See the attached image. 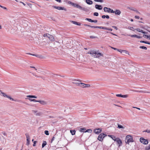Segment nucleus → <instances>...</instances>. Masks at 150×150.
Segmentation results:
<instances>
[{"label":"nucleus","instance_id":"nucleus-1","mask_svg":"<svg viewBox=\"0 0 150 150\" xmlns=\"http://www.w3.org/2000/svg\"><path fill=\"white\" fill-rule=\"evenodd\" d=\"M125 142L129 144L130 142H134L132 136L131 135H128L126 136L125 140Z\"/></svg>","mask_w":150,"mask_h":150},{"label":"nucleus","instance_id":"nucleus-2","mask_svg":"<svg viewBox=\"0 0 150 150\" xmlns=\"http://www.w3.org/2000/svg\"><path fill=\"white\" fill-rule=\"evenodd\" d=\"M106 136V135L104 133H102L100 134L98 138V139L100 141H102L103 138L105 136Z\"/></svg>","mask_w":150,"mask_h":150},{"label":"nucleus","instance_id":"nucleus-3","mask_svg":"<svg viewBox=\"0 0 150 150\" xmlns=\"http://www.w3.org/2000/svg\"><path fill=\"white\" fill-rule=\"evenodd\" d=\"M140 141L141 142L144 144H148V140L145 139L142 137L140 138Z\"/></svg>","mask_w":150,"mask_h":150},{"label":"nucleus","instance_id":"nucleus-4","mask_svg":"<svg viewBox=\"0 0 150 150\" xmlns=\"http://www.w3.org/2000/svg\"><path fill=\"white\" fill-rule=\"evenodd\" d=\"M86 25V26H87L88 27H90L91 28H99L100 29H103L106 30L107 29V28L105 27H99V26H91L90 25Z\"/></svg>","mask_w":150,"mask_h":150},{"label":"nucleus","instance_id":"nucleus-5","mask_svg":"<svg viewBox=\"0 0 150 150\" xmlns=\"http://www.w3.org/2000/svg\"><path fill=\"white\" fill-rule=\"evenodd\" d=\"M104 10L105 12L112 13L113 12V10L110 8L105 7L104 8Z\"/></svg>","mask_w":150,"mask_h":150},{"label":"nucleus","instance_id":"nucleus-6","mask_svg":"<svg viewBox=\"0 0 150 150\" xmlns=\"http://www.w3.org/2000/svg\"><path fill=\"white\" fill-rule=\"evenodd\" d=\"M46 35L49 38L51 41L54 40V38L53 36L48 34H46Z\"/></svg>","mask_w":150,"mask_h":150},{"label":"nucleus","instance_id":"nucleus-7","mask_svg":"<svg viewBox=\"0 0 150 150\" xmlns=\"http://www.w3.org/2000/svg\"><path fill=\"white\" fill-rule=\"evenodd\" d=\"M94 132L96 134H99L102 131V129L101 128H98L95 129L93 130Z\"/></svg>","mask_w":150,"mask_h":150},{"label":"nucleus","instance_id":"nucleus-8","mask_svg":"<svg viewBox=\"0 0 150 150\" xmlns=\"http://www.w3.org/2000/svg\"><path fill=\"white\" fill-rule=\"evenodd\" d=\"M90 85L89 84H86L83 83H81L80 85V87L84 88V87H90Z\"/></svg>","mask_w":150,"mask_h":150},{"label":"nucleus","instance_id":"nucleus-9","mask_svg":"<svg viewBox=\"0 0 150 150\" xmlns=\"http://www.w3.org/2000/svg\"><path fill=\"white\" fill-rule=\"evenodd\" d=\"M116 96L117 97H121L123 98H127L128 96V95H122L121 94H116Z\"/></svg>","mask_w":150,"mask_h":150},{"label":"nucleus","instance_id":"nucleus-10","mask_svg":"<svg viewBox=\"0 0 150 150\" xmlns=\"http://www.w3.org/2000/svg\"><path fill=\"white\" fill-rule=\"evenodd\" d=\"M115 141H116L119 145V146H120L122 143V141L119 138H116V140Z\"/></svg>","mask_w":150,"mask_h":150},{"label":"nucleus","instance_id":"nucleus-11","mask_svg":"<svg viewBox=\"0 0 150 150\" xmlns=\"http://www.w3.org/2000/svg\"><path fill=\"white\" fill-rule=\"evenodd\" d=\"M72 6H74V7H76L78 8H79L81 10L83 9L82 7L76 4H74V3Z\"/></svg>","mask_w":150,"mask_h":150},{"label":"nucleus","instance_id":"nucleus-12","mask_svg":"<svg viewBox=\"0 0 150 150\" xmlns=\"http://www.w3.org/2000/svg\"><path fill=\"white\" fill-rule=\"evenodd\" d=\"M112 13H115L116 15H119L121 14V12L119 10H116L115 11H113V12Z\"/></svg>","mask_w":150,"mask_h":150},{"label":"nucleus","instance_id":"nucleus-13","mask_svg":"<svg viewBox=\"0 0 150 150\" xmlns=\"http://www.w3.org/2000/svg\"><path fill=\"white\" fill-rule=\"evenodd\" d=\"M96 55L95 56V57L98 58L100 56H103V54L101 53H98L97 52H96Z\"/></svg>","mask_w":150,"mask_h":150},{"label":"nucleus","instance_id":"nucleus-14","mask_svg":"<svg viewBox=\"0 0 150 150\" xmlns=\"http://www.w3.org/2000/svg\"><path fill=\"white\" fill-rule=\"evenodd\" d=\"M95 8L98 10H101L102 9V7L101 5L98 4L95 5Z\"/></svg>","mask_w":150,"mask_h":150},{"label":"nucleus","instance_id":"nucleus-15","mask_svg":"<svg viewBox=\"0 0 150 150\" xmlns=\"http://www.w3.org/2000/svg\"><path fill=\"white\" fill-rule=\"evenodd\" d=\"M52 7L54 8H56L59 10H63L64 9V8H62V7H60V6H52Z\"/></svg>","mask_w":150,"mask_h":150},{"label":"nucleus","instance_id":"nucleus-16","mask_svg":"<svg viewBox=\"0 0 150 150\" xmlns=\"http://www.w3.org/2000/svg\"><path fill=\"white\" fill-rule=\"evenodd\" d=\"M96 52L93 51H91L90 52H88V53L92 54V56L95 57V56L96 55Z\"/></svg>","mask_w":150,"mask_h":150},{"label":"nucleus","instance_id":"nucleus-17","mask_svg":"<svg viewBox=\"0 0 150 150\" xmlns=\"http://www.w3.org/2000/svg\"><path fill=\"white\" fill-rule=\"evenodd\" d=\"M117 50L118 51L120 52L121 53L122 52H123V53H125L127 54L128 53V52H127V51L126 50H119V49H117Z\"/></svg>","mask_w":150,"mask_h":150},{"label":"nucleus","instance_id":"nucleus-18","mask_svg":"<svg viewBox=\"0 0 150 150\" xmlns=\"http://www.w3.org/2000/svg\"><path fill=\"white\" fill-rule=\"evenodd\" d=\"M86 3L88 4L91 5L93 3L92 1L90 0H86Z\"/></svg>","mask_w":150,"mask_h":150},{"label":"nucleus","instance_id":"nucleus-19","mask_svg":"<svg viewBox=\"0 0 150 150\" xmlns=\"http://www.w3.org/2000/svg\"><path fill=\"white\" fill-rule=\"evenodd\" d=\"M38 102L40 103L42 105H45L46 104V102L43 100H39L38 101Z\"/></svg>","mask_w":150,"mask_h":150},{"label":"nucleus","instance_id":"nucleus-20","mask_svg":"<svg viewBox=\"0 0 150 150\" xmlns=\"http://www.w3.org/2000/svg\"><path fill=\"white\" fill-rule=\"evenodd\" d=\"M108 136L110 137L112 139L114 140L115 141L116 140L117 138H116L115 136L111 135H109Z\"/></svg>","mask_w":150,"mask_h":150},{"label":"nucleus","instance_id":"nucleus-21","mask_svg":"<svg viewBox=\"0 0 150 150\" xmlns=\"http://www.w3.org/2000/svg\"><path fill=\"white\" fill-rule=\"evenodd\" d=\"M73 23L77 25H81V24L80 23L74 21H72Z\"/></svg>","mask_w":150,"mask_h":150},{"label":"nucleus","instance_id":"nucleus-22","mask_svg":"<svg viewBox=\"0 0 150 150\" xmlns=\"http://www.w3.org/2000/svg\"><path fill=\"white\" fill-rule=\"evenodd\" d=\"M27 97L29 98H36L37 97L35 96L28 95L27 96Z\"/></svg>","mask_w":150,"mask_h":150},{"label":"nucleus","instance_id":"nucleus-23","mask_svg":"<svg viewBox=\"0 0 150 150\" xmlns=\"http://www.w3.org/2000/svg\"><path fill=\"white\" fill-rule=\"evenodd\" d=\"M30 54V55H32L35 56L38 58H42V56L40 55H36V54Z\"/></svg>","mask_w":150,"mask_h":150},{"label":"nucleus","instance_id":"nucleus-24","mask_svg":"<svg viewBox=\"0 0 150 150\" xmlns=\"http://www.w3.org/2000/svg\"><path fill=\"white\" fill-rule=\"evenodd\" d=\"M70 132L72 135H74L75 134L76 131L74 130H71Z\"/></svg>","mask_w":150,"mask_h":150},{"label":"nucleus","instance_id":"nucleus-25","mask_svg":"<svg viewBox=\"0 0 150 150\" xmlns=\"http://www.w3.org/2000/svg\"><path fill=\"white\" fill-rule=\"evenodd\" d=\"M86 129L84 128H81L79 131L81 132H85Z\"/></svg>","mask_w":150,"mask_h":150},{"label":"nucleus","instance_id":"nucleus-26","mask_svg":"<svg viewBox=\"0 0 150 150\" xmlns=\"http://www.w3.org/2000/svg\"><path fill=\"white\" fill-rule=\"evenodd\" d=\"M47 143L45 141H44L43 142V143L42 144V148H43L46 145Z\"/></svg>","mask_w":150,"mask_h":150},{"label":"nucleus","instance_id":"nucleus-27","mask_svg":"<svg viewBox=\"0 0 150 150\" xmlns=\"http://www.w3.org/2000/svg\"><path fill=\"white\" fill-rule=\"evenodd\" d=\"M140 42L141 43H145L146 44L150 45V42H149L147 41H140Z\"/></svg>","mask_w":150,"mask_h":150},{"label":"nucleus","instance_id":"nucleus-28","mask_svg":"<svg viewBox=\"0 0 150 150\" xmlns=\"http://www.w3.org/2000/svg\"><path fill=\"white\" fill-rule=\"evenodd\" d=\"M1 95L2 96H3L4 97L7 98V96H8L7 95H6V94L4 93L1 92Z\"/></svg>","mask_w":150,"mask_h":150},{"label":"nucleus","instance_id":"nucleus-29","mask_svg":"<svg viewBox=\"0 0 150 150\" xmlns=\"http://www.w3.org/2000/svg\"><path fill=\"white\" fill-rule=\"evenodd\" d=\"M92 132V129H87L85 132H88L91 133Z\"/></svg>","mask_w":150,"mask_h":150},{"label":"nucleus","instance_id":"nucleus-30","mask_svg":"<svg viewBox=\"0 0 150 150\" xmlns=\"http://www.w3.org/2000/svg\"><path fill=\"white\" fill-rule=\"evenodd\" d=\"M117 128H119V129H120V128H124L122 126V125H119V124H118Z\"/></svg>","mask_w":150,"mask_h":150},{"label":"nucleus","instance_id":"nucleus-31","mask_svg":"<svg viewBox=\"0 0 150 150\" xmlns=\"http://www.w3.org/2000/svg\"><path fill=\"white\" fill-rule=\"evenodd\" d=\"M81 83L74 82L73 83L76 86H80Z\"/></svg>","mask_w":150,"mask_h":150},{"label":"nucleus","instance_id":"nucleus-32","mask_svg":"<svg viewBox=\"0 0 150 150\" xmlns=\"http://www.w3.org/2000/svg\"><path fill=\"white\" fill-rule=\"evenodd\" d=\"M145 149L146 150H149L150 149V145L148 146H146L145 147Z\"/></svg>","mask_w":150,"mask_h":150},{"label":"nucleus","instance_id":"nucleus-33","mask_svg":"<svg viewBox=\"0 0 150 150\" xmlns=\"http://www.w3.org/2000/svg\"><path fill=\"white\" fill-rule=\"evenodd\" d=\"M86 20H87L88 21L91 22H93V20H92V19H90V18H86Z\"/></svg>","mask_w":150,"mask_h":150},{"label":"nucleus","instance_id":"nucleus-34","mask_svg":"<svg viewBox=\"0 0 150 150\" xmlns=\"http://www.w3.org/2000/svg\"><path fill=\"white\" fill-rule=\"evenodd\" d=\"M139 48H140L144 49L146 50L147 49V48L146 47L144 46H140Z\"/></svg>","mask_w":150,"mask_h":150},{"label":"nucleus","instance_id":"nucleus-35","mask_svg":"<svg viewBox=\"0 0 150 150\" xmlns=\"http://www.w3.org/2000/svg\"><path fill=\"white\" fill-rule=\"evenodd\" d=\"M25 135L26 136V137L27 138V141H28V139H29V136L28 134H26Z\"/></svg>","mask_w":150,"mask_h":150},{"label":"nucleus","instance_id":"nucleus-36","mask_svg":"<svg viewBox=\"0 0 150 150\" xmlns=\"http://www.w3.org/2000/svg\"><path fill=\"white\" fill-rule=\"evenodd\" d=\"M42 114V113L41 112L37 113L36 115L37 116H40Z\"/></svg>","mask_w":150,"mask_h":150},{"label":"nucleus","instance_id":"nucleus-37","mask_svg":"<svg viewBox=\"0 0 150 150\" xmlns=\"http://www.w3.org/2000/svg\"><path fill=\"white\" fill-rule=\"evenodd\" d=\"M94 1L96 2H103V0H94Z\"/></svg>","mask_w":150,"mask_h":150},{"label":"nucleus","instance_id":"nucleus-38","mask_svg":"<svg viewBox=\"0 0 150 150\" xmlns=\"http://www.w3.org/2000/svg\"><path fill=\"white\" fill-rule=\"evenodd\" d=\"M45 133L47 135H48L49 134L48 131L47 130L45 131Z\"/></svg>","mask_w":150,"mask_h":150},{"label":"nucleus","instance_id":"nucleus-39","mask_svg":"<svg viewBox=\"0 0 150 150\" xmlns=\"http://www.w3.org/2000/svg\"><path fill=\"white\" fill-rule=\"evenodd\" d=\"M93 15L96 16H98V14L97 12H95L93 13Z\"/></svg>","mask_w":150,"mask_h":150},{"label":"nucleus","instance_id":"nucleus-40","mask_svg":"<svg viewBox=\"0 0 150 150\" xmlns=\"http://www.w3.org/2000/svg\"><path fill=\"white\" fill-rule=\"evenodd\" d=\"M129 36H130L132 37H136L137 36V35H129Z\"/></svg>","mask_w":150,"mask_h":150},{"label":"nucleus","instance_id":"nucleus-41","mask_svg":"<svg viewBox=\"0 0 150 150\" xmlns=\"http://www.w3.org/2000/svg\"><path fill=\"white\" fill-rule=\"evenodd\" d=\"M32 74L35 76L36 77H37V78H38L39 77V76H38V75H36L35 74L33 73H32Z\"/></svg>","mask_w":150,"mask_h":150},{"label":"nucleus","instance_id":"nucleus-42","mask_svg":"<svg viewBox=\"0 0 150 150\" xmlns=\"http://www.w3.org/2000/svg\"><path fill=\"white\" fill-rule=\"evenodd\" d=\"M145 132H147L148 133H150V130L148 129L146 130L145 131Z\"/></svg>","mask_w":150,"mask_h":150},{"label":"nucleus","instance_id":"nucleus-43","mask_svg":"<svg viewBox=\"0 0 150 150\" xmlns=\"http://www.w3.org/2000/svg\"><path fill=\"white\" fill-rule=\"evenodd\" d=\"M68 3L69 4H71V5L72 6L73 5V4L74 3L71 2L70 1H69L68 2Z\"/></svg>","mask_w":150,"mask_h":150},{"label":"nucleus","instance_id":"nucleus-44","mask_svg":"<svg viewBox=\"0 0 150 150\" xmlns=\"http://www.w3.org/2000/svg\"><path fill=\"white\" fill-rule=\"evenodd\" d=\"M0 7H1L4 8V9H7L5 7H4L3 6H1V5H0Z\"/></svg>","mask_w":150,"mask_h":150},{"label":"nucleus","instance_id":"nucleus-45","mask_svg":"<svg viewBox=\"0 0 150 150\" xmlns=\"http://www.w3.org/2000/svg\"><path fill=\"white\" fill-rule=\"evenodd\" d=\"M106 30H110V31H112V29L111 28H107Z\"/></svg>","mask_w":150,"mask_h":150},{"label":"nucleus","instance_id":"nucleus-46","mask_svg":"<svg viewBox=\"0 0 150 150\" xmlns=\"http://www.w3.org/2000/svg\"><path fill=\"white\" fill-rule=\"evenodd\" d=\"M54 137H53L51 141V143H52L53 141L54 140Z\"/></svg>","mask_w":150,"mask_h":150},{"label":"nucleus","instance_id":"nucleus-47","mask_svg":"<svg viewBox=\"0 0 150 150\" xmlns=\"http://www.w3.org/2000/svg\"><path fill=\"white\" fill-rule=\"evenodd\" d=\"M90 38H96V37L93 36H90Z\"/></svg>","mask_w":150,"mask_h":150},{"label":"nucleus","instance_id":"nucleus-48","mask_svg":"<svg viewBox=\"0 0 150 150\" xmlns=\"http://www.w3.org/2000/svg\"><path fill=\"white\" fill-rule=\"evenodd\" d=\"M112 27L115 28L116 30L118 29L115 26H112Z\"/></svg>","mask_w":150,"mask_h":150},{"label":"nucleus","instance_id":"nucleus-49","mask_svg":"<svg viewBox=\"0 0 150 150\" xmlns=\"http://www.w3.org/2000/svg\"><path fill=\"white\" fill-rule=\"evenodd\" d=\"M30 67L31 68H33L35 70H37V69L34 67L33 66H30Z\"/></svg>","mask_w":150,"mask_h":150},{"label":"nucleus","instance_id":"nucleus-50","mask_svg":"<svg viewBox=\"0 0 150 150\" xmlns=\"http://www.w3.org/2000/svg\"><path fill=\"white\" fill-rule=\"evenodd\" d=\"M33 101H34V102H38V100H37L35 99H33V100H32Z\"/></svg>","mask_w":150,"mask_h":150},{"label":"nucleus","instance_id":"nucleus-51","mask_svg":"<svg viewBox=\"0 0 150 150\" xmlns=\"http://www.w3.org/2000/svg\"><path fill=\"white\" fill-rule=\"evenodd\" d=\"M135 18L138 19H139V16H135Z\"/></svg>","mask_w":150,"mask_h":150},{"label":"nucleus","instance_id":"nucleus-52","mask_svg":"<svg viewBox=\"0 0 150 150\" xmlns=\"http://www.w3.org/2000/svg\"><path fill=\"white\" fill-rule=\"evenodd\" d=\"M106 17V16L105 15H103L102 16V18H105Z\"/></svg>","mask_w":150,"mask_h":150},{"label":"nucleus","instance_id":"nucleus-53","mask_svg":"<svg viewBox=\"0 0 150 150\" xmlns=\"http://www.w3.org/2000/svg\"><path fill=\"white\" fill-rule=\"evenodd\" d=\"M27 141V144L28 145L29 143V139H28V141Z\"/></svg>","mask_w":150,"mask_h":150},{"label":"nucleus","instance_id":"nucleus-54","mask_svg":"<svg viewBox=\"0 0 150 150\" xmlns=\"http://www.w3.org/2000/svg\"><path fill=\"white\" fill-rule=\"evenodd\" d=\"M133 108H137V109L139 110H140V109L139 108H137V107H133Z\"/></svg>","mask_w":150,"mask_h":150},{"label":"nucleus","instance_id":"nucleus-55","mask_svg":"<svg viewBox=\"0 0 150 150\" xmlns=\"http://www.w3.org/2000/svg\"><path fill=\"white\" fill-rule=\"evenodd\" d=\"M97 22V20H93V22H94L95 23H96Z\"/></svg>","mask_w":150,"mask_h":150},{"label":"nucleus","instance_id":"nucleus-56","mask_svg":"<svg viewBox=\"0 0 150 150\" xmlns=\"http://www.w3.org/2000/svg\"><path fill=\"white\" fill-rule=\"evenodd\" d=\"M108 19L109 18V16L108 15H106V17Z\"/></svg>","mask_w":150,"mask_h":150},{"label":"nucleus","instance_id":"nucleus-57","mask_svg":"<svg viewBox=\"0 0 150 150\" xmlns=\"http://www.w3.org/2000/svg\"><path fill=\"white\" fill-rule=\"evenodd\" d=\"M146 35H143V37L144 38H146Z\"/></svg>","mask_w":150,"mask_h":150},{"label":"nucleus","instance_id":"nucleus-58","mask_svg":"<svg viewBox=\"0 0 150 150\" xmlns=\"http://www.w3.org/2000/svg\"><path fill=\"white\" fill-rule=\"evenodd\" d=\"M136 38H141V37L140 36H138L137 35V36L136 37Z\"/></svg>","mask_w":150,"mask_h":150},{"label":"nucleus","instance_id":"nucleus-59","mask_svg":"<svg viewBox=\"0 0 150 150\" xmlns=\"http://www.w3.org/2000/svg\"><path fill=\"white\" fill-rule=\"evenodd\" d=\"M36 142V141H34V144H33V146H35V144Z\"/></svg>","mask_w":150,"mask_h":150},{"label":"nucleus","instance_id":"nucleus-60","mask_svg":"<svg viewBox=\"0 0 150 150\" xmlns=\"http://www.w3.org/2000/svg\"><path fill=\"white\" fill-rule=\"evenodd\" d=\"M110 33L111 34H112V35H115V36H117V35H116L115 34H114L113 33H111H111Z\"/></svg>","mask_w":150,"mask_h":150},{"label":"nucleus","instance_id":"nucleus-61","mask_svg":"<svg viewBox=\"0 0 150 150\" xmlns=\"http://www.w3.org/2000/svg\"><path fill=\"white\" fill-rule=\"evenodd\" d=\"M7 98L10 99H11V97H10V96H7Z\"/></svg>","mask_w":150,"mask_h":150},{"label":"nucleus","instance_id":"nucleus-62","mask_svg":"<svg viewBox=\"0 0 150 150\" xmlns=\"http://www.w3.org/2000/svg\"><path fill=\"white\" fill-rule=\"evenodd\" d=\"M112 49L115 50H117V49L116 48H114V47H111Z\"/></svg>","mask_w":150,"mask_h":150},{"label":"nucleus","instance_id":"nucleus-63","mask_svg":"<svg viewBox=\"0 0 150 150\" xmlns=\"http://www.w3.org/2000/svg\"><path fill=\"white\" fill-rule=\"evenodd\" d=\"M150 36L146 35V38H149V37H150Z\"/></svg>","mask_w":150,"mask_h":150},{"label":"nucleus","instance_id":"nucleus-64","mask_svg":"<svg viewBox=\"0 0 150 150\" xmlns=\"http://www.w3.org/2000/svg\"><path fill=\"white\" fill-rule=\"evenodd\" d=\"M137 31H138V32H139V31H140V30L139 29H137Z\"/></svg>","mask_w":150,"mask_h":150}]
</instances>
